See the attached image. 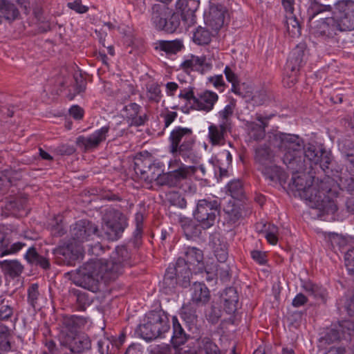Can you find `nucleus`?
<instances>
[{
  "instance_id": "c756f323",
  "label": "nucleus",
  "mask_w": 354,
  "mask_h": 354,
  "mask_svg": "<svg viewBox=\"0 0 354 354\" xmlns=\"http://www.w3.org/2000/svg\"><path fill=\"white\" fill-rule=\"evenodd\" d=\"M205 58L192 55L189 59L185 60L180 64V67L185 71H201L207 70L210 68V65L205 64Z\"/></svg>"
},
{
  "instance_id": "b1692460",
  "label": "nucleus",
  "mask_w": 354,
  "mask_h": 354,
  "mask_svg": "<svg viewBox=\"0 0 354 354\" xmlns=\"http://www.w3.org/2000/svg\"><path fill=\"white\" fill-rule=\"evenodd\" d=\"M194 141L184 140L180 145L176 146V150H173L172 147L169 149V152L176 158L182 157L185 162H193L196 158L194 151Z\"/></svg>"
},
{
  "instance_id": "e2e57ef3",
  "label": "nucleus",
  "mask_w": 354,
  "mask_h": 354,
  "mask_svg": "<svg viewBox=\"0 0 354 354\" xmlns=\"http://www.w3.org/2000/svg\"><path fill=\"white\" fill-rule=\"evenodd\" d=\"M251 257L254 261L260 265H265L267 262L266 254L259 250H253L251 252Z\"/></svg>"
},
{
  "instance_id": "20e7f679",
  "label": "nucleus",
  "mask_w": 354,
  "mask_h": 354,
  "mask_svg": "<svg viewBox=\"0 0 354 354\" xmlns=\"http://www.w3.org/2000/svg\"><path fill=\"white\" fill-rule=\"evenodd\" d=\"M72 319H64L63 328L59 337L60 345L73 354H81L90 351L92 343L89 336L84 333L76 331Z\"/></svg>"
},
{
  "instance_id": "473e14b6",
  "label": "nucleus",
  "mask_w": 354,
  "mask_h": 354,
  "mask_svg": "<svg viewBox=\"0 0 354 354\" xmlns=\"http://www.w3.org/2000/svg\"><path fill=\"white\" fill-rule=\"evenodd\" d=\"M24 258L30 264L39 266L44 270L50 268L49 259L46 257L40 255L34 247H31L27 250Z\"/></svg>"
},
{
  "instance_id": "864d4df0",
  "label": "nucleus",
  "mask_w": 354,
  "mask_h": 354,
  "mask_svg": "<svg viewBox=\"0 0 354 354\" xmlns=\"http://www.w3.org/2000/svg\"><path fill=\"white\" fill-rule=\"evenodd\" d=\"M39 297L40 293L39 291L38 284H31L28 288V301L31 305V306L35 308Z\"/></svg>"
},
{
  "instance_id": "c9c22d12",
  "label": "nucleus",
  "mask_w": 354,
  "mask_h": 354,
  "mask_svg": "<svg viewBox=\"0 0 354 354\" xmlns=\"http://www.w3.org/2000/svg\"><path fill=\"white\" fill-rule=\"evenodd\" d=\"M259 232L265 233V237L268 242L272 245H276L278 242V227L272 224L258 223L256 226Z\"/></svg>"
},
{
  "instance_id": "a878e982",
  "label": "nucleus",
  "mask_w": 354,
  "mask_h": 354,
  "mask_svg": "<svg viewBox=\"0 0 354 354\" xmlns=\"http://www.w3.org/2000/svg\"><path fill=\"white\" fill-rule=\"evenodd\" d=\"M22 178L21 172L12 170L6 169L0 171V193L4 194L8 192L9 188L14 185L16 181Z\"/></svg>"
},
{
  "instance_id": "f3484780",
  "label": "nucleus",
  "mask_w": 354,
  "mask_h": 354,
  "mask_svg": "<svg viewBox=\"0 0 354 354\" xmlns=\"http://www.w3.org/2000/svg\"><path fill=\"white\" fill-rule=\"evenodd\" d=\"M82 250L80 246L75 247L74 243L71 242L55 248L53 254L58 264L71 265L78 258Z\"/></svg>"
},
{
  "instance_id": "bf43d9fd",
  "label": "nucleus",
  "mask_w": 354,
  "mask_h": 354,
  "mask_svg": "<svg viewBox=\"0 0 354 354\" xmlns=\"http://www.w3.org/2000/svg\"><path fill=\"white\" fill-rule=\"evenodd\" d=\"M26 246V243L23 242H16L12 244L11 245H8L6 248L3 251V253L0 254V257H3L6 255L13 254L17 253L20 251L24 247Z\"/></svg>"
},
{
  "instance_id": "72a5a7b5",
  "label": "nucleus",
  "mask_w": 354,
  "mask_h": 354,
  "mask_svg": "<svg viewBox=\"0 0 354 354\" xmlns=\"http://www.w3.org/2000/svg\"><path fill=\"white\" fill-rule=\"evenodd\" d=\"M222 299L224 307L229 314L236 310L239 297L236 290L234 288L230 287L226 288L222 295Z\"/></svg>"
},
{
  "instance_id": "774afa93",
  "label": "nucleus",
  "mask_w": 354,
  "mask_h": 354,
  "mask_svg": "<svg viewBox=\"0 0 354 354\" xmlns=\"http://www.w3.org/2000/svg\"><path fill=\"white\" fill-rule=\"evenodd\" d=\"M70 115L75 120H80L84 115V111L79 106H73L69 109Z\"/></svg>"
},
{
  "instance_id": "e433bc0d",
  "label": "nucleus",
  "mask_w": 354,
  "mask_h": 354,
  "mask_svg": "<svg viewBox=\"0 0 354 354\" xmlns=\"http://www.w3.org/2000/svg\"><path fill=\"white\" fill-rule=\"evenodd\" d=\"M179 222L185 236L188 239L196 237L200 234V227L192 219L183 217L180 218Z\"/></svg>"
},
{
  "instance_id": "de8ad7c7",
  "label": "nucleus",
  "mask_w": 354,
  "mask_h": 354,
  "mask_svg": "<svg viewBox=\"0 0 354 354\" xmlns=\"http://www.w3.org/2000/svg\"><path fill=\"white\" fill-rule=\"evenodd\" d=\"M146 95L150 102L158 103L162 97L160 86L157 83L147 84Z\"/></svg>"
},
{
  "instance_id": "ea45409f",
  "label": "nucleus",
  "mask_w": 354,
  "mask_h": 354,
  "mask_svg": "<svg viewBox=\"0 0 354 354\" xmlns=\"http://www.w3.org/2000/svg\"><path fill=\"white\" fill-rule=\"evenodd\" d=\"M0 267L10 276L17 277L24 270V266L17 260H5L0 261Z\"/></svg>"
},
{
  "instance_id": "0eeeda50",
  "label": "nucleus",
  "mask_w": 354,
  "mask_h": 354,
  "mask_svg": "<svg viewBox=\"0 0 354 354\" xmlns=\"http://www.w3.org/2000/svg\"><path fill=\"white\" fill-rule=\"evenodd\" d=\"M151 20L154 26L167 32H174L180 25L178 15L167 5L156 3L151 7Z\"/></svg>"
},
{
  "instance_id": "a18cd8bd",
  "label": "nucleus",
  "mask_w": 354,
  "mask_h": 354,
  "mask_svg": "<svg viewBox=\"0 0 354 354\" xmlns=\"http://www.w3.org/2000/svg\"><path fill=\"white\" fill-rule=\"evenodd\" d=\"M227 192L234 198L241 199L244 195L243 183L239 180H233L227 185Z\"/></svg>"
},
{
  "instance_id": "603ef678",
  "label": "nucleus",
  "mask_w": 354,
  "mask_h": 354,
  "mask_svg": "<svg viewBox=\"0 0 354 354\" xmlns=\"http://www.w3.org/2000/svg\"><path fill=\"white\" fill-rule=\"evenodd\" d=\"M214 252L216 258L219 262H225L227 259V247L225 243H214Z\"/></svg>"
},
{
  "instance_id": "4be33fe9",
  "label": "nucleus",
  "mask_w": 354,
  "mask_h": 354,
  "mask_svg": "<svg viewBox=\"0 0 354 354\" xmlns=\"http://www.w3.org/2000/svg\"><path fill=\"white\" fill-rule=\"evenodd\" d=\"M230 127L225 123L219 124H212L208 127V139L212 145H223L225 143V137Z\"/></svg>"
},
{
  "instance_id": "f704fd0d",
  "label": "nucleus",
  "mask_w": 354,
  "mask_h": 354,
  "mask_svg": "<svg viewBox=\"0 0 354 354\" xmlns=\"http://www.w3.org/2000/svg\"><path fill=\"white\" fill-rule=\"evenodd\" d=\"M19 12L14 3L8 0H0V17L8 21L15 20Z\"/></svg>"
},
{
  "instance_id": "a19ab883",
  "label": "nucleus",
  "mask_w": 354,
  "mask_h": 354,
  "mask_svg": "<svg viewBox=\"0 0 354 354\" xmlns=\"http://www.w3.org/2000/svg\"><path fill=\"white\" fill-rule=\"evenodd\" d=\"M212 40V33L205 28L198 27L193 35V41L198 45L208 44Z\"/></svg>"
},
{
  "instance_id": "2f4dec72",
  "label": "nucleus",
  "mask_w": 354,
  "mask_h": 354,
  "mask_svg": "<svg viewBox=\"0 0 354 354\" xmlns=\"http://www.w3.org/2000/svg\"><path fill=\"white\" fill-rule=\"evenodd\" d=\"M185 254L186 257V261L189 263V264H195L197 263L198 267V270L200 272H203L204 270L207 274H209L210 272L207 271L206 268H204L203 259V251L200 249L195 247H188L187 248Z\"/></svg>"
},
{
  "instance_id": "7c9ffc66",
  "label": "nucleus",
  "mask_w": 354,
  "mask_h": 354,
  "mask_svg": "<svg viewBox=\"0 0 354 354\" xmlns=\"http://www.w3.org/2000/svg\"><path fill=\"white\" fill-rule=\"evenodd\" d=\"M200 354H222L216 344L209 337H201L196 340Z\"/></svg>"
},
{
  "instance_id": "8fccbe9b",
  "label": "nucleus",
  "mask_w": 354,
  "mask_h": 354,
  "mask_svg": "<svg viewBox=\"0 0 354 354\" xmlns=\"http://www.w3.org/2000/svg\"><path fill=\"white\" fill-rule=\"evenodd\" d=\"M304 288L308 295L312 296L315 299H323L324 297L325 290L316 284L310 282L306 283L304 286Z\"/></svg>"
},
{
  "instance_id": "412c9836",
  "label": "nucleus",
  "mask_w": 354,
  "mask_h": 354,
  "mask_svg": "<svg viewBox=\"0 0 354 354\" xmlns=\"http://www.w3.org/2000/svg\"><path fill=\"white\" fill-rule=\"evenodd\" d=\"M142 108L136 103H130L124 109L125 118L130 126L139 127L147 120V116L142 113Z\"/></svg>"
},
{
  "instance_id": "f03ea898",
  "label": "nucleus",
  "mask_w": 354,
  "mask_h": 354,
  "mask_svg": "<svg viewBox=\"0 0 354 354\" xmlns=\"http://www.w3.org/2000/svg\"><path fill=\"white\" fill-rule=\"evenodd\" d=\"M290 185L310 207L317 209L326 214H334L337 211V205L333 198L334 192L326 182L314 181L310 185H307L305 176L294 174Z\"/></svg>"
},
{
  "instance_id": "6ab92c4d",
  "label": "nucleus",
  "mask_w": 354,
  "mask_h": 354,
  "mask_svg": "<svg viewBox=\"0 0 354 354\" xmlns=\"http://www.w3.org/2000/svg\"><path fill=\"white\" fill-rule=\"evenodd\" d=\"M218 99V96L216 93L205 91L196 96L193 103V109L209 112L213 109Z\"/></svg>"
},
{
  "instance_id": "bb28decb",
  "label": "nucleus",
  "mask_w": 354,
  "mask_h": 354,
  "mask_svg": "<svg viewBox=\"0 0 354 354\" xmlns=\"http://www.w3.org/2000/svg\"><path fill=\"white\" fill-rule=\"evenodd\" d=\"M224 19V12L217 6H212L205 17V22L212 29L217 30L223 26Z\"/></svg>"
},
{
  "instance_id": "69168bd1",
  "label": "nucleus",
  "mask_w": 354,
  "mask_h": 354,
  "mask_svg": "<svg viewBox=\"0 0 354 354\" xmlns=\"http://www.w3.org/2000/svg\"><path fill=\"white\" fill-rule=\"evenodd\" d=\"M308 298L302 293H299L292 299V305L295 308H299L306 304Z\"/></svg>"
},
{
  "instance_id": "4d7b16f0",
  "label": "nucleus",
  "mask_w": 354,
  "mask_h": 354,
  "mask_svg": "<svg viewBox=\"0 0 354 354\" xmlns=\"http://www.w3.org/2000/svg\"><path fill=\"white\" fill-rule=\"evenodd\" d=\"M339 186L342 189L354 193V178L341 176L339 177Z\"/></svg>"
},
{
  "instance_id": "37998d69",
  "label": "nucleus",
  "mask_w": 354,
  "mask_h": 354,
  "mask_svg": "<svg viewBox=\"0 0 354 354\" xmlns=\"http://www.w3.org/2000/svg\"><path fill=\"white\" fill-rule=\"evenodd\" d=\"M236 107V103L232 100L227 104L223 110L218 112L220 118V123H225L226 125L231 128V117L232 116Z\"/></svg>"
},
{
  "instance_id": "c85d7f7f",
  "label": "nucleus",
  "mask_w": 354,
  "mask_h": 354,
  "mask_svg": "<svg viewBox=\"0 0 354 354\" xmlns=\"http://www.w3.org/2000/svg\"><path fill=\"white\" fill-rule=\"evenodd\" d=\"M185 259L180 257L177 259L175 266H169L170 269L179 277L183 278V286H187L189 283L191 269Z\"/></svg>"
},
{
  "instance_id": "58836bf2",
  "label": "nucleus",
  "mask_w": 354,
  "mask_h": 354,
  "mask_svg": "<svg viewBox=\"0 0 354 354\" xmlns=\"http://www.w3.org/2000/svg\"><path fill=\"white\" fill-rule=\"evenodd\" d=\"M173 335L171 342L174 347H178L186 342L187 335L176 317L173 318Z\"/></svg>"
},
{
  "instance_id": "6e6d98bb",
  "label": "nucleus",
  "mask_w": 354,
  "mask_h": 354,
  "mask_svg": "<svg viewBox=\"0 0 354 354\" xmlns=\"http://www.w3.org/2000/svg\"><path fill=\"white\" fill-rule=\"evenodd\" d=\"M222 311L218 306L212 305L206 312L207 319L212 324H216L221 317Z\"/></svg>"
},
{
  "instance_id": "3c124183",
  "label": "nucleus",
  "mask_w": 354,
  "mask_h": 354,
  "mask_svg": "<svg viewBox=\"0 0 354 354\" xmlns=\"http://www.w3.org/2000/svg\"><path fill=\"white\" fill-rule=\"evenodd\" d=\"M286 26L288 31L292 37L301 35L299 24L297 18L292 16V15L290 17H286Z\"/></svg>"
},
{
  "instance_id": "f8f14e48",
  "label": "nucleus",
  "mask_w": 354,
  "mask_h": 354,
  "mask_svg": "<svg viewBox=\"0 0 354 354\" xmlns=\"http://www.w3.org/2000/svg\"><path fill=\"white\" fill-rule=\"evenodd\" d=\"M196 168L192 166H180L170 172L162 174L158 178V185L162 186H168L169 187H181L182 182L185 180L188 176L196 172Z\"/></svg>"
},
{
  "instance_id": "2eb2a0df",
  "label": "nucleus",
  "mask_w": 354,
  "mask_h": 354,
  "mask_svg": "<svg viewBox=\"0 0 354 354\" xmlns=\"http://www.w3.org/2000/svg\"><path fill=\"white\" fill-rule=\"evenodd\" d=\"M303 151L304 157L309 162L310 167L319 165L323 171L328 168L330 158L325 149H318L315 145L308 144L304 147Z\"/></svg>"
},
{
  "instance_id": "393cba45",
  "label": "nucleus",
  "mask_w": 354,
  "mask_h": 354,
  "mask_svg": "<svg viewBox=\"0 0 354 354\" xmlns=\"http://www.w3.org/2000/svg\"><path fill=\"white\" fill-rule=\"evenodd\" d=\"M192 130L187 127H178L171 131L169 137V149L176 150V146L180 145L184 140H192Z\"/></svg>"
},
{
  "instance_id": "c03bdc74",
  "label": "nucleus",
  "mask_w": 354,
  "mask_h": 354,
  "mask_svg": "<svg viewBox=\"0 0 354 354\" xmlns=\"http://www.w3.org/2000/svg\"><path fill=\"white\" fill-rule=\"evenodd\" d=\"M178 279L179 277L169 267L166 270L162 281V287L167 293L175 288L178 283Z\"/></svg>"
},
{
  "instance_id": "4468645a",
  "label": "nucleus",
  "mask_w": 354,
  "mask_h": 354,
  "mask_svg": "<svg viewBox=\"0 0 354 354\" xmlns=\"http://www.w3.org/2000/svg\"><path fill=\"white\" fill-rule=\"evenodd\" d=\"M97 232V227L87 220L77 221L71 229V235L75 243L89 241Z\"/></svg>"
},
{
  "instance_id": "5fc2aeb1",
  "label": "nucleus",
  "mask_w": 354,
  "mask_h": 354,
  "mask_svg": "<svg viewBox=\"0 0 354 354\" xmlns=\"http://www.w3.org/2000/svg\"><path fill=\"white\" fill-rule=\"evenodd\" d=\"M145 173L146 175L143 176L142 180L149 183H152L153 180H156L157 184H158V178L162 176L160 169L158 167L153 164L150 169Z\"/></svg>"
},
{
  "instance_id": "13d9d810",
  "label": "nucleus",
  "mask_w": 354,
  "mask_h": 354,
  "mask_svg": "<svg viewBox=\"0 0 354 354\" xmlns=\"http://www.w3.org/2000/svg\"><path fill=\"white\" fill-rule=\"evenodd\" d=\"M345 266L348 272L354 275V248L349 249L344 257Z\"/></svg>"
},
{
  "instance_id": "79ce46f5",
  "label": "nucleus",
  "mask_w": 354,
  "mask_h": 354,
  "mask_svg": "<svg viewBox=\"0 0 354 354\" xmlns=\"http://www.w3.org/2000/svg\"><path fill=\"white\" fill-rule=\"evenodd\" d=\"M165 201L171 205L185 208L187 206V201L185 198L178 192L169 191L165 194Z\"/></svg>"
},
{
  "instance_id": "9b49d317",
  "label": "nucleus",
  "mask_w": 354,
  "mask_h": 354,
  "mask_svg": "<svg viewBox=\"0 0 354 354\" xmlns=\"http://www.w3.org/2000/svg\"><path fill=\"white\" fill-rule=\"evenodd\" d=\"M309 26L313 35L324 39L333 38L338 32L342 31L334 15L331 17L311 22Z\"/></svg>"
},
{
  "instance_id": "423d86ee",
  "label": "nucleus",
  "mask_w": 354,
  "mask_h": 354,
  "mask_svg": "<svg viewBox=\"0 0 354 354\" xmlns=\"http://www.w3.org/2000/svg\"><path fill=\"white\" fill-rule=\"evenodd\" d=\"M146 317L147 322L138 328V332L143 339L151 341L169 330V319L162 312L151 311L147 314Z\"/></svg>"
},
{
  "instance_id": "7ed1b4c3",
  "label": "nucleus",
  "mask_w": 354,
  "mask_h": 354,
  "mask_svg": "<svg viewBox=\"0 0 354 354\" xmlns=\"http://www.w3.org/2000/svg\"><path fill=\"white\" fill-rule=\"evenodd\" d=\"M274 145L284 152L283 161L293 172L298 173L306 169L305 160H302L304 142L298 136L283 133L273 134Z\"/></svg>"
},
{
  "instance_id": "a211bd4d",
  "label": "nucleus",
  "mask_w": 354,
  "mask_h": 354,
  "mask_svg": "<svg viewBox=\"0 0 354 354\" xmlns=\"http://www.w3.org/2000/svg\"><path fill=\"white\" fill-rule=\"evenodd\" d=\"M270 117H263L260 114L256 115V120L259 122H247L245 124L247 132L254 140H263L266 136V127L268 126Z\"/></svg>"
},
{
  "instance_id": "f257e3e1",
  "label": "nucleus",
  "mask_w": 354,
  "mask_h": 354,
  "mask_svg": "<svg viewBox=\"0 0 354 354\" xmlns=\"http://www.w3.org/2000/svg\"><path fill=\"white\" fill-rule=\"evenodd\" d=\"M130 255L127 248L118 246L109 259L91 261L77 269L68 273L77 286L93 292L100 290L101 282L115 281L123 273L124 268L129 265Z\"/></svg>"
},
{
  "instance_id": "9d476101",
  "label": "nucleus",
  "mask_w": 354,
  "mask_h": 354,
  "mask_svg": "<svg viewBox=\"0 0 354 354\" xmlns=\"http://www.w3.org/2000/svg\"><path fill=\"white\" fill-rule=\"evenodd\" d=\"M335 15L342 31H350L354 29V1L342 0L335 5Z\"/></svg>"
},
{
  "instance_id": "4c0bfd02",
  "label": "nucleus",
  "mask_w": 354,
  "mask_h": 354,
  "mask_svg": "<svg viewBox=\"0 0 354 354\" xmlns=\"http://www.w3.org/2000/svg\"><path fill=\"white\" fill-rule=\"evenodd\" d=\"M330 11H332L331 6L322 4L316 0H310V6L307 10L309 24H310L311 22H315L313 19L317 15L324 12Z\"/></svg>"
},
{
  "instance_id": "338daca9",
  "label": "nucleus",
  "mask_w": 354,
  "mask_h": 354,
  "mask_svg": "<svg viewBox=\"0 0 354 354\" xmlns=\"http://www.w3.org/2000/svg\"><path fill=\"white\" fill-rule=\"evenodd\" d=\"M224 73L227 80L232 83V85L236 84L238 81L237 75L233 72V71L229 67L226 66L224 70Z\"/></svg>"
},
{
  "instance_id": "dca6fc26",
  "label": "nucleus",
  "mask_w": 354,
  "mask_h": 354,
  "mask_svg": "<svg viewBox=\"0 0 354 354\" xmlns=\"http://www.w3.org/2000/svg\"><path fill=\"white\" fill-rule=\"evenodd\" d=\"M110 127L104 126L96 130L89 136H79L77 138V145L84 151H90L98 147V146L106 140L109 136Z\"/></svg>"
},
{
  "instance_id": "39448f33",
  "label": "nucleus",
  "mask_w": 354,
  "mask_h": 354,
  "mask_svg": "<svg viewBox=\"0 0 354 354\" xmlns=\"http://www.w3.org/2000/svg\"><path fill=\"white\" fill-rule=\"evenodd\" d=\"M254 161L257 169L267 180L274 182L283 178L281 169L275 164V154L273 150L266 144L261 145L255 149Z\"/></svg>"
},
{
  "instance_id": "1a4fd4ad",
  "label": "nucleus",
  "mask_w": 354,
  "mask_h": 354,
  "mask_svg": "<svg viewBox=\"0 0 354 354\" xmlns=\"http://www.w3.org/2000/svg\"><path fill=\"white\" fill-rule=\"evenodd\" d=\"M219 212L220 204L217 201H209L206 199H203L198 201L194 215L201 227L208 229L214 225Z\"/></svg>"
},
{
  "instance_id": "ddd939ff",
  "label": "nucleus",
  "mask_w": 354,
  "mask_h": 354,
  "mask_svg": "<svg viewBox=\"0 0 354 354\" xmlns=\"http://www.w3.org/2000/svg\"><path fill=\"white\" fill-rule=\"evenodd\" d=\"M303 52L297 50L292 52L286 64V75L283 78V84L292 87L297 82V73L303 62Z\"/></svg>"
},
{
  "instance_id": "49530a36",
  "label": "nucleus",
  "mask_w": 354,
  "mask_h": 354,
  "mask_svg": "<svg viewBox=\"0 0 354 354\" xmlns=\"http://www.w3.org/2000/svg\"><path fill=\"white\" fill-rule=\"evenodd\" d=\"M153 165L149 158H136L134 162V171L136 174L142 180L143 176L146 175L148 169Z\"/></svg>"
},
{
  "instance_id": "cd10ccee",
  "label": "nucleus",
  "mask_w": 354,
  "mask_h": 354,
  "mask_svg": "<svg viewBox=\"0 0 354 354\" xmlns=\"http://www.w3.org/2000/svg\"><path fill=\"white\" fill-rule=\"evenodd\" d=\"M199 4L198 0H178L176 3V10L181 12L185 19L187 16H191L193 21L195 17L194 13L198 10Z\"/></svg>"
},
{
  "instance_id": "09e8293b",
  "label": "nucleus",
  "mask_w": 354,
  "mask_h": 354,
  "mask_svg": "<svg viewBox=\"0 0 354 354\" xmlns=\"http://www.w3.org/2000/svg\"><path fill=\"white\" fill-rule=\"evenodd\" d=\"M160 48L167 53H176L183 48V44L180 41H163L160 44Z\"/></svg>"
},
{
  "instance_id": "6e6552de",
  "label": "nucleus",
  "mask_w": 354,
  "mask_h": 354,
  "mask_svg": "<svg viewBox=\"0 0 354 354\" xmlns=\"http://www.w3.org/2000/svg\"><path fill=\"white\" fill-rule=\"evenodd\" d=\"M127 217L119 210L108 209L102 217V229L110 241L119 239L127 227Z\"/></svg>"
},
{
  "instance_id": "5701e85b",
  "label": "nucleus",
  "mask_w": 354,
  "mask_h": 354,
  "mask_svg": "<svg viewBox=\"0 0 354 354\" xmlns=\"http://www.w3.org/2000/svg\"><path fill=\"white\" fill-rule=\"evenodd\" d=\"M210 299L209 290L204 283L194 282L191 287V301L196 306L206 304Z\"/></svg>"
},
{
  "instance_id": "aec40b11",
  "label": "nucleus",
  "mask_w": 354,
  "mask_h": 354,
  "mask_svg": "<svg viewBox=\"0 0 354 354\" xmlns=\"http://www.w3.org/2000/svg\"><path fill=\"white\" fill-rule=\"evenodd\" d=\"M27 203V197L25 194H19L17 196L9 198L3 209V214L6 216L12 215L18 216L21 215Z\"/></svg>"
},
{
  "instance_id": "0e129e2a",
  "label": "nucleus",
  "mask_w": 354,
  "mask_h": 354,
  "mask_svg": "<svg viewBox=\"0 0 354 354\" xmlns=\"http://www.w3.org/2000/svg\"><path fill=\"white\" fill-rule=\"evenodd\" d=\"M12 313L13 310L10 306L2 305L0 306V319H8L12 315Z\"/></svg>"
},
{
  "instance_id": "680f3d73",
  "label": "nucleus",
  "mask_w": 354,
  "mask_h": 354,
  "mask_svg": "<svg viewBox=\"0 0 354 354\" xmlns=\"http://www.w3.org/2000/svg\"><path fill=\"white\" fill-rule=\"evenodd\" d=\"M178 97L188 101L191 107L193 109V103L194 102V99H196V95H194L192 88L181 91Z\"/></svg>"
},
{
  "instance_id": "052dcab7",
  "label": "nucleus",
  "mask_w": 354,
  "mask_h": 354,
  "mask_svg": "<svg viewBox=\"0 0 354 354\" xmlns=\"http://www.w3.org/2000/svg\"><path fill=\"white\" fill-rule=\"evenodd\" d=\"M68 7L75 10L76 12L80 14L85 13L88 11V8L86 6L82 4L80 0H75L73 2H70L68 3Z\"/></svg>"
}]
</instances>
